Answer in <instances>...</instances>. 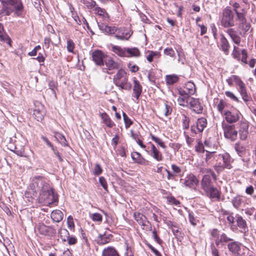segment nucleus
<instances>
[{"label":"nucleus","instance_id":"f257e3e1","mask_svg":"<svg viewBox=\"0 0 256 256\" xmlns=\"http://www.w3.org/2000/svg\"><path fill=\"white\" fill-rule=\"evenodd\" d=\"M30 188L34 192L33 196H36L38 193L40 200L46 204L56 202L58 200V195L42 176H35L32 179Z\"/></svg>","mask_w":256,"mask_h":256},{"label":"nucleus","instance_id":"f03ea898","mask_svg":"<svg viewBox=\"0 0 256 256\" xmlns=\"http://www.w3.org/2000/svg\"><path fill=\"white\" fill-rule=\"evenodd\" d=\"M100 30L106 34H114L118 40H127L132 34V32L126 28H116L115 26H108L106 24H101L99 25Z\"/></svg>","mask_w":256,"mask_h":256},{"label":"nucleus","instance_id":"7ed1b4c3","mask_svg":"<svg viewBox=\"0 0 256 256\" xmlns=\"http://www.w3.org/2000/svg\"><path fill=\"white\" fill-rule=\"evenodd\" d=\"M216 160L215 170L218 172L222 171L224 168H231V158L228 153L217 154L216 152H208L206 157V160L208 162L210 158Z\"/></svg>","mask_w":256,"mask_h":256},{"label":"nucleus","instance_id":"20e7f679","mask_svg":"<svg viewBox=\"0 0 256 256\" xmlns=\"http://www.w3.org/2000/svg\"><path fill=\"white\" fill-rule=\"evenodd\" d=\"M113 80L120 90H130L132 88L131 84L128 82L127 73L123 68L118 70L114 76Z\"/></svg>","mask_w":256,"mask_h":256},{"label":"nucleus","instance_id":"39448f33","mask_svg":"<svg viewBox=\"0 0 256 256\" xmlns=\"http://www.w3.org/2000/svg\"><path fill=\"white\" fill-rule=\"evenodd\" d=\"M104 61L106 66V70H114L120 69L121 67L120 62H115L110 58H108L104 52L100 50H97V65H104Z\"/></svg>","mask_w":256,"mask_h":256},{"label":"nucleus","instance_id":"423d86ee","mask_svg":"<svg viewBox=\"0 0 256 256\" xmlns=\"http://www.w3.org/2000/svg\"><path fill=\"white\" fill-rule=\"evenodd\" d=\"M221 24L226 28L232 27L235 25L234 14L229 7H226L222 10Z\"/></svg>","mask_w":256,"mask_h":256},{"label":"nucleus","instance_id":"0eeeda50","mask_svg":"<svg viewBox=\"0 0 256 256\" xmlns=\"http://www.w3.org/2000/svg\"><path fill=\"white\" fill-rule=\"evenodd\" d=\"M224 136L226 138L232 140H235L237 138L238 132L232 124H226L224 121L222 123Z\"/></svg>","mask_w":256,"mask_h":256},{"label":"nucleus","instance_id":"6e6552de","mask_svg":"<svg viewBox=\"0 0 256 256\" xmlns=\"http://www.w3.org/2000/svg\"><path fill=\"white\" fill-rule=\"evenodd\" d=\"M132 83V100L135 103L138 104L142 94V87L140 81L136 77L133 78Z\"/></svg>","mask_w":256,"mask_h":256},{"label":"nucleus","instance_id":"1a4fd4ad","mask_svg":"<svg viewBox=\"0 0 256 256\" xmlns=\"http://www.w3.org/2000/svg\"><path fill=\"white\" fill-rule=\"evenodd\" d=\"M232 54L234 59L241 61L244 64H247L248 54L245 49L234 46Z\"/></svg>","mask_w":256,"mask_h":256},{"label":"nucleus","instance_id":"9d476101","mask_svg":"<svg viewBox=\"0 0 256 256\" xmlns=\"http://www.w3.org/2000/svg\"><path fill=\"white\" fill-rule=\"evenodd\" d=\"M148 144L150 146L147 148V149H146V152L148 154L157 162L162 161L164 159L162 153L151 142H150Z\"/></svg>","mask_w":256,"mask_h":256},{"label":"nucleus","instance_id":"9b49d317","mask_svg":"<svg viewBox=\"0 0 256 256\" xmlns=\"http://www.w3.org/2000/svg\"><path fill=\"white\" fill-rule=\"evenodd\" d=\"M216 178L215 174L210 170H209L208 174H205L201 181V188L204 191H205L214 186L212 182V178Z\"/></svg>","mask_w":256,"mask_h":256},{"label":"nucleus","instance_id":"f8f14e48","mask_svg":"<svg viewBox=\"0 0 256 256\" xmlns=\"http://www.w3.org/2000/svg\"><path fill=\"white\" fill-rule=\"evenodd\" d=\"M241 114L238 110H226L224 112V116L226 120L230 124L236 122L240 118Z\"/></svg>","mask_w":256,"mask_h":256},{"label":"nucleus","instance_id":"ddd939ff","mask_svg":"<svg viewBox=\"0 0 256 256\" xmlns=\"http://www.w3.org/2000/svg\"><path fill=\"white\" fill-rule=\"evenodd\" d=\"M181 180L185 187L192 189H196L198 184V178L193 174L187 175L184 179Z\"/></svg>","mask_w":256,"mask_h":256},{"label":"nucleus","instance_id":"4468645a","mask_svg":"<svg viewBox=\"0 0 256 256\" xmlns=\"http://www.w3.org/2000/svg\"><path fill=\"white\" fill-rule=\"evenodd\" d=\"M36 229L40 234L44 236H52L56 234V230L54 228L46 226L43 223H39L37 226Z\"/></svg>","mask_w":256,"mask_h":256},{"label":"nucleus","instance_id":"2eb2a0df","mask_svg":"<svg viewBox=\"0 0 256 256\" xmlns=\"http://www.w3.org/2000/svg\"><path fill=\"white\" fill-rule=\"evenodd\" d=\"M110 20V17L104 8L97 7V24L99 27V25L101 24H106Z\"/></svg>","mask_w":256,"mask_h":256},{"label":"nucleus","instance_id":"dca6fc26","mask_svg":"<svg viewBox=\"0 0 256 256\" xmlns=\"http://www.w3.org/2000/svg\"><path fill=\"white\" fill-rule=\"evenodd\" d=\"M239 134L241 140H245L248 136V128L249 126L248 122L246 120H242L240 124Z\"/></svg>","mask_w":256,"mask_h":256},{"label":"nucleus","instance_id":"f3484780","mask_svg":"<svg viewBox=\"0 0 256 256\" xmlns=\"http://www.w3.org/2000/svg\"><path fill=\"white\" fill-rule=\"evenodd\" d=\"M134 216L135 220L138 222V224L142 226V228L146 230H148L150 226L149 222L147 220L146 217L140 212H134Z\"/></svg>","mask_w":256,"mask_h":256},{"label":"nucleus","instance_id":"a211bd4d","mask_svg":"<svg viewBox=\"0 0 256 256\" xmlns=\"http://www.w3.org/2000/svg\"><path fill=\"white\" fill-rule=\"evenodd\" d=\"M242 246V245L240 242L233 240L228 242L227 244L228 250L234 256H238L240 255V252Z\"/></svg>","mask_w":256,"mask_h":256},{"label":"nucleus","instance_id":"6ab92c4d","mask_svg":"<svg viewBox=\"0 0 256 256\" xmlns=\"http://www.w3.org/2000/svg\"><path fill=\"white\" fill-rule=\"evenodd\" d=\"M204 192H205L206 196L210 198L214 199L216 200H220V192L214 186Z\"/></svg>","mask_w":256,"mask_h":256},{"label":"nucleus","instance_id":"aec40b11","mask_svg":"<svg viewBox=\"0 0 256 256\" xmlns=\"http://www.w3.org/2000/svg\"><path fill=\"white\" fill-rule=\"evenodd\" d=\"M188 106H190L194 112L197 114H200L202 111V107L198 99L191 97L188 103Z\"/></svg>","mask_w":256,"mask_h":256},{"label":"nucleus","instance_id":"412c9836","mask_svg":"<svg viewBox=\"0 0 256 256\" xmlns=\"http://www.w3.org/2000/svg\"><path fill=\"white\" fill-rule=\"evenodd\" d=\"M45 112L42 106H40L38 108H36L34 110L33 116L38 122H41L44 118Z\"/></svg>","mask_w":256,"mask_h":256},{"label":"nucleus","instance_id":"4be33fe9","mask_svg":"<svg viewBox=\"0 0 256 256\" xmlns=\"http://www.w3.org/2000/svg\"><path fill=\"white\" fill-rule=\"evenodd\" d=\"M236 220L238 226L240 228L242 232L246 233L248 231V228L246 226V222L241 216H237Z\"/></svg>","mask_w":256,"mask_h":256},{"label":"nucleus","instance_id":"5701e85b","mask_svg":"<svg viewBox=\"0 0 256 256\" xmlns=\"http://www.w3.org/2000/svg\"><path fill=\"white\" fill-rule=\"evenodd\" d=\"M126 55V58H138L140 56L141 52L138 48H127Z\"/></svg>","mask_w":256,"mask_h":256},{"label":"nucleus","instance_id":"b1692460","mask_svg":"<svg viewBox=\"0 0 256 256\" xmlns=\"http://www.w3.org/2000/svg\"><path fill=\"white\" fill-rule=\"evenodd\" d=\"M237 90L240 93L242 100L245 102H248L250 100V97L247 92L246 88L244 84L238 87Z\"/></svg>","mask_w":256,"mask_h":256},{"label":"nucleus","instance_id":"393cba45","mask_svg":"<svg viewBox=\"0 0 256 256\" xmlns=\"http://www.w3.org/2000/svg\"><path fill=\"white\" fill-rule=\"evenodd\" d=\"M127 48H122L118 46L112 45V51L120 57H126Z\"/></svg>","mask_w":256,"mask_h":256},{"label":"nucleus","instance_id":"a878e982","mask_svg":"<svg viewBox=\"0 0 256 256\" xmlns=\"http://www.w3.org/2000/svg\"><path fill=\"white\" fill-rule=\"evenodd\" d=\"M226 82L230 86H232L234 83L238 87L244 84L239 76L235 75H232L228 78L226 80Z\"/></svg>","mask_w":256,"mask_h":256},{"label":"nucleus","instance_id":"bb28decb","mask_svg":"<svg viewBox=\"0 0 256 256\" xmlns=\"http://www.w3.org/2000/svg\"><path fill=\"white\" fill-rule=\"evenodd\" d=\"M250 25L246 21L239 22L238 25V30L240 35H244L250 30Z\"/></svg>","mask_w":256,"mask_h":256},{"label":"nucleus","instance_id":"cd10ccee","mask_svg":"<svg viewBox=\"0 0 256 256\" xmlns=\"http://www.w3.org/2000/svg\"><path fill=\"white\" fill-rule=\"evenodd\" d=\"M1 2L4 4H11L14 6V8L18 10H21L22 9V5L21 2L18 3V0H0Z\"/></svg>","mask_w":256,"mask_h":256},{"label":"nucleus","instance_id":"c85d7f7f","mask_svg":"<svg viewBox=\"0 0 256 256\" xmlns=\"http://www.w3.org/2000/svg\"><path fill=\"white\" fill-rule=\"evenodd\" d=\"M220 46L222 50L225 54H228L230 46L228 40L223 35L220 38Z\"/></svg>","mask_w":256,"mask_h":256},{"label":"nucleus","instance_id":"c756f323","mask_svg":"<svg viewBox=\"0 0 256 256\" xmlns=\"http://www.w3.org/2000/svg\"><path fill=\"white\" fill-rule=\"evenodd\" d=\"M148 54L146 56V59L149 62H152L154 59L158 58L161 54L159 52L148 50Z\"/></svg>","mask_w":256,"mask_h":256},{"label":"nucleus","instance_id":"7c9ffc66","mask_svg":"<svg viewBox=\"0 0 256 256\" xmlns=\"http://www.w3.org/2000/svg\"><path fill=\"white\" fill-rule=\"evenodd\" d=\"M102 256H120L116 249L112 246L108 247L102 251Z\"/></svg>","mask_w":256,"mask_h":256},{"label":"nucleus","instance_id":"2f4dec72","mask_svg":"<svg viewBox=\"0 0 256 256\" xmlns=\"http://www.w3.org/2000/svg\"><path fill=\"white\" fill-rule=\"evenodd\" d=\"M50 216L53 221L57 222H60L63 218V214L60 210H53Z\"/></svg>","mask_w":256,"mask_h":256},{"label":"nucleus","instance_id":"473e14b6","mask_svg":"<svg viewBox=\"0 0 256 256\" xmlns=\"http://www.w3.org/2000/svg\"><path fill=\"white\" fill-rule=\"evenodd\" d=\"M110 234H106L104 233V234H100L97 238V243L99 244H104L110 242L111 239Z\"/></svg>","mask_w":256,"mask_h":256},{"label":"nucleus","instance_id":"72a5a7b5","mask_svg":"<svg viewBox=\"0 0 256 256\" xmlns=\"http://www.w3.org/2000/svg\"><path fill=\"white\" fill-rule=\"evenodd\" d=\"M131 156L132 160L138 164H144L146 162V160L138 152H132L131 154Z\"/></svg>","mask_w":256,"mask_h":256},{"label":"nucleus","instance_id":"f704fd0d","mask_svg":"<svg viewBox=\"0 0 256 256\" xmlns=\"http://www.w3.org/2000/svg\"><path fill=\"white\" fill-rule=\"evenodd\" d=\"M102 122L108 127L112 128L114 126V123L111 120L110 116L106 113H102L100 115Z\"/></svg>","mask_w":256,"mask_h":256},{"label":"nucleus","instance_id":"c9c22d12","mask_svg":"<svg viewBox=\"0 0 256 256\" xmlns=\"http://www.w3.org/2000/svg\"><path fill=\"white\" fill-rule=\"evenodd\" d=\"M206 120L205 118H201L197 120L196 126L198 128V131L201 132H202L204 129L206 127Z\"/></svg>","mask_w":256,"mask_h":256},{"label":"nucleus","instance_id":"e433bc0d","mask_svg":"<svg viewBox=\"0 0 256 256\" xmlns=\"http://www.w3.org/2000/svg\"><path fill=\"white\" fill-rule=\"evenodd\" d=\"M190 98V96H179L177 99L178 102L180 106H188Z\"/></svg>","mask_w":256,"mask_h":256},{"label":"nucleus","instance_id":"4c0bfd02","mask_svg":"<svg viewBox=\"0 0 256 256\" xmlns=\"http://www.w3.org/2000/svg\"><path fill=\"white\" fill-rule=\"evenodd\" d=\"M184 88L190 95L194 94L196 92L195 85L192 82H187L185 84Z\"/></svg>","mask_w":256,"mask_h":256},{"label":"nucleus","instance_id":"58836bf2","mask_svg":"<svg viewBox=\"0 0 256 256\" xmlns=\"http://www.w3.org/2000/svg\"><path fill=\"white\" fill-rule=\"evenodd\" d=\"M0 40L5 42L6 43H10V40L8 35L4 32V27L0 23Z\"/></svg>","mask_w":256,"mask_h":256},{"label":"nucleus","instance_id":"ea45409f","mask_svg":"<svg viewBox=\"0 0 256 256\" xmlns=\"http://www.w3.org/2000/svg\"><path fill=\"white\" fill-rule=\"evenodd\" d=\"M227 104L223 100H220L218 103L216 104V108L220 112L221 114L224 115V112L226 110Z\"/></svg>","mask_w":256,"mask_h":256},{"label":"nucleus","instance_id":"a19ab883","mask_svg":"<svg viewBox=\"0 0 256 256\" xmlns=\"http://www.w3.org/2000/svg\"><path fill=\"white\" fill-rule=\"evenodd\" d=\"M178 80V77L176 75L170 74L167 75L166 78V80L168 84H173Z\"/></svg>","mask_w":256,"mask_h":256},{"label":"nucleus","instance_id":"79ce46f5","mask_svg":"<svg viewBox=\"0 0 256 256\" xmlns=\"http://www.w3.org/2000/svg\"><path fill=\"white\" fill-rule=\"evenodd\" d=\"M243 202L244 200L242 198L239 196L234 197L232 200V204L236 208H239Z\"/></svg>","mask_w":256,"mask_h":256},{"label":"nucleus","instance_id":"37998d69","mask_svg":"<svg viewBox=\"0 0 256 256\" xmlns=\"http://www.w3.org/2000/svg\"><path fill=\"white\" fill-rule=\"evenodd\" d=\"M188 220L190 224L194 226L200 224L199 220L197 218L196 216L192 212L188 213Z\"/></svg>","mask_w":256,"mask_h":256},{"label":"nucleus","instance_id":"c03bdc74","mask_svg":"<svg viewBox=\"0 0 256 256\" xmlns=\"http://www.w3.org/2000/svg\"><path fill=\"white\" fill-rule=\"evenodd\" d=\"M236 18L239 22H244L246 21V11L244 9L242 10V12H238L236 13Z\"/></svg>","mask_w":256,"mask_h":256},{"label":"nucleus","instance_id":"a18cd8bd","mask_svg":"<svg viewBox=\"0 0 256 256\" xmlns=\"http://www.w3.org/2000/svg\"><path fill=\"white\" fill-rule=\"evenodd\" d=\"M75 48V44L72 40L68 38L66 41V48L68 52H73Z\"/></svg>","mask_w":256,"mask_h":256},{"label":"nucleus","instance_id":"49530a36","mask_svg":"<svg viewBox=\"0 0 256 256\" xmlns=\"http://www.w3.org/2000/svg\"><path fill=\"white\" fill-rule=\"evenodd\" d=\"M54 138L58 140L64 146L66 145V140L65 137L62 134L58 132H56L54 134Z\"/></svg>","mask_w":256,"mask_h":256},{"label":"nucleus","instance_id":"de8ad7c7","mask_svg":"<svg viewBox=\"0 0 256 256\" xmlns=\"http://www.w3.org/2000/svg\"><path fill=\"white\" fill-rule=\"evenodd\" d=\"M234 148L240 156H242L245 151V148L239 144H236Z\"/></svg>","mask_w":256,"mask_h":256},{"label":"nucleus","instance_id":"09e8293b","mask_svg":"<svg viewBox=\"0 0 256 256\" xmlns=\"http://www.w3.org/2000/svg\"><path fill=\"white\" fill-rule=\"evenodd\" d=\"M151 138L162 148H166L164 142L160 138L156 137L154 135L151 136Z\"/></svg>","mask_w":256,"mask_h":256},{"label":"nucleus","instance_id":"8fccbe9b","mask_svg":"<svg viewBox=\"0 0 256 256\" xmlns=\"http://www.w3.org/2000/svg\"><path fill=\"white\" fill-rule=\"evenodd\" d=\"M182 126L184 130H187L189 128L190 118L184 115L182 118Z\"/></svg>","mask_w":256,"mask_h":256},{"label":"nucleus","instance_id":"3c124183","mask_svg":"<svg viewBox=\"0 0 256 256\" xmlns=\"http://www.w3.org/2000/svg\"><path fill=\"white\" fill-rule=\"evenodd\" d=\"M124 120L125 124V126L126 128H129L132 124V120L128 118L126 114L124 112L122 114Z\"/></svg>","mask_w":256,"mask_h":256},{"label":"nucleus","instance_id":"603ef678","mask_svg":"<svg viewBox=\"0 0 256 256\" xmlns=\"http://www.w3.org/2000/svg\"><path fill=\"white\" fill-rule=\"evenodd\" d=\"M99 183L106 191H108V184L106 178L103 176L99 178Z\"/></svg>","mask_w":256,"mask_h":256},{"label":"nucleus","instance_id":"864d4df0","mask_svg":"<svg viewBox=\"0 0 256 256\" xmlns=\"http://www.w3.org/2000/svg\"><path fill=\"white\" fill-rule=\"evenodd\" d=\"M210 238L212 240L219 238L220 234L219 232L217 229L214 228L212 229L210 232Z\"/></svg>","mask_w":256,"mask_h":256},{"label":"nucleus","instance_id":"5fc2aeb1","mask_svg":"<svg viewBox=\"0 0 256 256\" xmlns=\"http://www.w3.org/2000/svg\"><path fill=\"white\" fill-rule=\"evenodd\" d=\"M227 33L230 37L232 40H233L235 38H237L238 36H239L238 34L236 32L234 29V28H229L227 30Z\"/></svg>","mask_w":256,"mask_h":256},{"label":"nucleus","instance_id":"6e6d98bb","mask_svg":"<svg viewBox=\"0 0 256 256\" xmlns=\"http://www.w3.org/2000/svg\"><path fill=\"white\" fill-rule=\"evenodd\" d=\"M164 54L170 57H174L175 56V52L174 50L170 48H168L164 50Z\"/></svg>","mask_w":256,"mask_h":256},{"label":"nucleus","instance_id":"4d7b16f0","mask_svg":"<svg viewBox=\"0 0 256 256\" xmlns=\"http://www.w3.org/2000/svg\"><path fill=\"white\" fill-rule=\"evenodd\" d=\"M225 94L226 96L228 97L234 101L236 102H239L238 98L236 96H235V95L232 92L226 91L225 92Z\"/></svg>","mask_w":256,"mask_h":256},{"label":"nucleus","instance_id":"13d9d810","mask_svg":"<svg viewBox=\"0 0 256 256\" xmlns=\"http://www.w3.org/2000/svg\"><path fill=\"white\" fill-rule=\"evenodd\" d=\"M220 238H221V240L222 241V242H230L232 241L233 240L227 236V235L224 234L222 233L220 236Z\"/></svg>","mask_w":256,"mask_h":256},{"label":"nucleus","instance_id":"bf43d9fd","mask_svg":"<svg viewBox=\"0 0 256 256\" xmlns=\"http://www.w3.org/2000/svg\"><path fill=\"white\" fill-rule=\"evenodd\" d=\"M128 67L129 68V70H130V72H136L139 70V68L137 65L132 64L130 62L128 64Z\"/></svg>","mask_w":256,"mask_h":256},{"label":"nucleus","instance_id":"052dcab7","mask_svg":"<svg viewBox=\"0 0 256 256\" xmlns=\"http://www.w3.org/2000/svg\"><path fill=\"white\" fill-rule=\"evenodd\" d=\"M172 172L176 176L178 175L181 172V169L180 168L177 166L176 164H172Z\"/></svg>","mask_w":256,"mask_h":256},{"label":"nucleus","instance_id":"680f3d73","mask_svg":"<svg viewBox=\"0 0 256 256\" xmlns=\"http://www.w3.org/2000/svg\"><path fill=\"white\" fill-rule=\"evenodd\" d=\"M198 128L196 124H193L191 126L190 130L192 133L191 136H194L195 134L201 133V132L198 131Z\"/></svg>","mask_w":256,"mask_h":256},{"label":"nucleus","instance_id":"e2e57ef3","mask_svg":"<svg viewBox=\"0 0 256 256\" xmlns=\"http://www.w3.org/2000/svg\"><path fill=\"white\" fill-rule=\"evenodd\" d=\"M164 116H168L171 114L172 108L170 106L166 104H164V108L163 110Z\"/></svg>","mask_w":256,"mask_h":256},{"label":"nucleus","instance_id":"0e129e2a","mask_svg":"<svg viewBox=\"0 0 256 256\" xmlns=\"http://www.w3.org/2000/svg\"><path fill=\"white\" fill-rule=\"evenodd\" d=\"M210 247L212 256H220L218 250L216 248L214 244H211Z\"/></svg>","mask_w":256,"mask_h":256},{"label":"nucleus","instance_id":"69168bd1","mask_svg":"<svg viewBox=\"0 0 256 256\" xmlns=\"http://www.w3.org/2000/svg\"><path fill=\"white\" fill-rule=\"evenodd\" d=\"M178 93L180 95V96H190V94L188 93V92H186V90L184 88H180L178 89Z\"/></svg>","mask_w":256,"mask_h":256},{"label":"nucleus","instance_id":"338daca9","mask_svg":"<svg viewBox=\"0 0 256 256\" xmlns=\"http://www.w3.org/2000/svg\"><path fill=\"white\" fill-rule=\"evenodd\" d=\"M41 49L40 46H36L33 50L29 52L28 55L30 56H35L37 52Z\"/></svg>","mask_w":256,"mask_h":256},{"label":"nucleus","instance_id":"774afa93","mask_svg":"<svg viewBox=\"0 0 256 256\" xmlns=\"http://www.w3.org/2000/svg\"><path fill=\"white\" fill-rule=\"evenodd\" d=\"M170 226L174 234L176 236H178L180 232L178 226L172 224Z\"/></svg>","mask_w":256,"mask_h":256}]
</instances>
